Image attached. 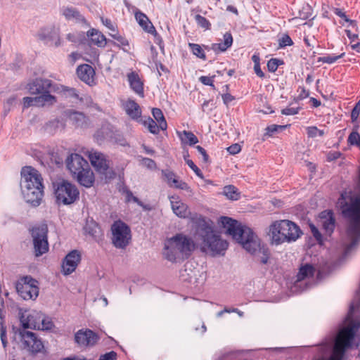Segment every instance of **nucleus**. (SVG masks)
I'll list each match as a JSON object with an SVG mask.
<instances>
[{
	"label": "nucleus",
	"instance_id": "1",
	"mask_svg": "<svg viewBox=\"0 0 360 360\" xmlns=\"http://www.w3.org/2000/svg\"><path fill=\"white\" fill-rule=\"evenodd\" d=\"M193 223V237L204 252H210L212 255H224L229 243L221 238L211 223L203 216L195 214L191 217Z\"/></svg>",
	"mask_w": 360,
	"mask_h": 360
},
{
	"label": "nucleus",
	"instance_id": "2",
	"mask_svg": "<svg viewBox=\"0 0 360 360\" xmlns=\"http://www.w3.org/2000/svg\"><path fill=\"white\" fill-rule=\"evenodd\" d=\"M220 222L226 229V233L240 243L245 250L250 254H255L258 250L262 255L259 256V262L263 264H267L270 251L264 246L261 247L259 239L251 229L242 226L238 221L229 217H221Z\"/></svg>",
	"mask_w": 360,
	"mask_h": 360
},
{
	"label": "nucleus",
	"instance_id": "3",
	"mask_svg": "<svg viewBox=\"0 0 360 360\" xmlns=\"http://www.w3.org/2000/svg\"><path fill=\"white\" fill-rule=\"evenodd\" d=\"M20 187L25 200L33 207L41 204L44 188L43 179L36 169L30 166L22 167Z\"/></svg>",
	"mask_w": 360,
	"mask_h": 360
},
{
	"label": "nucleus",
	"instance_id": "4",
	"mask_svg": "<svg viewBox=\"0 0 360 360\" xmlns=\"http://www.w3.org/2000/svg\"><path fill=\"white\" fill-rule=\"evenodd\" d=\"M302 234L300 227L289 220L276 221L269 226V236L271 243L275 245L294 242Z\"/></svg>",
	"mask_w": 360,
	"mask_h": 360
},
{
	"label": "nucleus",
	"instance_id": "5",
	"mask_svg": "<svg viewBox=\"0 0 360 360\" xmlns=\"http://www.w3.org/2000/svg\"><path fill=\"white\" fill-rule=\"evenodd\" d=\"M66 166L73 178L86 188L93 186L95 177L89 162L80 155L70 154L66 159Z\"/></svg>",
	"mask_w": 360,
	"mask_h": 360
},
{
	"label": "nucleus",
	"instance_id": "6",
	"mask_svg": "<svg viewBox=\"0 0 360 360\" xmlns=\"http://www.w3.org/2000/svg\"><path fill=\"white\" fill-rule=\"evenodd\" d=\"M26 88L30 94L38 95L39 99H41L42 103L49 105L56 102V98L51 95V93L60 91V86L57 84L43 77L32 79L27 83Z\"/></svg>",
	"mask_w": 360,
	"mask_h": 360
},
{
	"label": "nucleus",
	"instance_id": "7",
	"mask_svg": "<svg viewBox=\"0 0 360 360\" xmlns=\"http://www.w3.org/2000/svg\"><path fill=\"white\" fill-rule=\"evenodd\" d=\"M56 202L58 205H70L78 198L79 192L77 186L67 180H61L54 184Z\"/></svg>",
	"mask_w": 360,
	"mask_h": 360
},
{
	"label": "nucleus",
	"instance_id": "8",
	"mask_svg": "<svg viewBox=\"0 0 360 360\" xmlns=\"http://www.w3.org/2000/svg\"><path fill=\"white\" fill-rule=\"evenodd\" d=\"M112 243L117 248L124 249L131 240L130 228L121 220L115 221L111 226Z\"/></svg>",
	"mask_w": 360,
	"mask_h": 360
},
{
	"label": "nucleus",
	"instance_id": "9",
	"mask_svg": "<svg viewBox=\"0 0 360 360\" xmlns=\"http://www.w3.org/2000/svg\"><path fill=\"white\" fill-rule=\"evenodd\" d=\"M15 335H18L24 349L32 354H36L41 352L44 349V345L40 339L33 332L21 330L16 326L12 327Z\"/></svg>",
	"mask_w": 360,
	"mask_h": 360
},
{
	"label": "nucleus",
	"instance_id": "10",
	"mask_svg": "<svg viewBox=\"0 0 360 360\" xmlns=\"http://www.w3.org/2000/svg\"><path fill=\"white\" fill-rule=\"evenodd\" d=\"M48 227L41 224L32 228L31 235L33 241L34 255L40 257L49 251Z\"/></svg>",
	"mask_w": 360,
	"mask_h": 360
},
{
	"label": "nucleus",
	"instance_id": "11",
	"mask_svg": "<svg viewBox=\"0 0 360 360\" xmlns=\"http://www.w3.org/2000/svg\"><path fill=\"white\" fill-rule=\"evenodd\" d=\"M16 290L23 300H34L39 295L38 281L30 276H24L18 281Z\"/></svg>",
	"mask_w": 360,
	"mask_h": 360
},
{
	"label": "nucleus",
	"instance_id": "12",
	"mask_svg": "<svg viewBox=\"0 0 360 360\" xmlns=\"http://www.w3.org/2000/svg\"><path fill=\"white\" fill-rule=\"evenodd\" d=\"M89 158L96 170L103 175L105 180H110L115 177V172L109 168L108 161L103 153L91 150L89 153Z\"/></svg>",
	"mask_w": 360,
	"mask_h": 360
},
{
	"label": "nucleus",
	"instance_id": "13",
	"mask_svg": "<svg viewBox=\"0 0 360 360\" xmlns=\"http://www.w3.org/2000/svg\"><path fill=\"white\" fill-rule=\"evenodd\" d=\"M171 238L186 259L191 255L197 247L194 238H192L183 233H177Z\"/></svg>",
	"mask_w": 360,
	"mask_h": 360
},
{
	"label": "nucleus",
	"instance_id": "14",
	"mask_svg": "<svg viewBox=\"0 0 360 360\" xmlns=\"http://www.w3.org/2000/svg\"><path fill=\"white\" fill-rule=\"evenodd\" d=\"M38 39L42 41L45 44L54 45L58 47L61 45V39L59 32L53 27H46L41 28L37 34Z\"/></svg>",
	"mask_w": 360,
	"mask_h": 360
},
{
	"label": "nucleus",
	"instance_id": "15",
	"mask_svg": "<svg viewBox=\"0 0 360 360\" xmlns=\"http://www.w3.org/2000/svg\"><path fill=\"white\" fill-rule=\"evenodd\" d=\"M98 340V335L90 329H80L75 335V341L80 347H92Z\"/></svg>",
	"mask_w": 360,
	"mask_h": 360
},
{
	"label": "nucleus",
	"instance_id": "16",
	"mask_svg": "<svg viewBox=\"0 0 360 360\" xmlns=\"http://www.w3.org/2000/svg\"><path fill=\"white\" fill-rule=\"evenodd\" d=\"M82 259L79 251L71 250L63 259L62 264V271L64 275H69L74 272Z\"/></svg>",
	"mask_w": 360,
	"mask_h": 360
},
{
	"label": "nucleus",
	"instance_id": "17",
	"mask_svg": "<svg viewBox=\"0 0 360 360\" xmlns=\"http://www.w3.org/2000/svg\"><path fill=\"white\" fill-rule=\"evenodd\" d=\"M162 255L165 259L174 263L186 259L185 257L181 253L172 238L168 239L165 244L162 251Z\"/></svg>",
	"mask_w": 360,
	"mask_h": 360
},
{
	"label": "nucleus",
	"instance_id": "18",
	"mask_svg": "<svg viewBox=\"0 0 360 360\" xmlns=\"http://www.w3.org/2000/svg\"><path fill=\"white\" fill-rule=\"evenodd\" d=\"M170 203L173 212L180 218H187L191 216L188 207L184 203L178 196L173 195L169 197Z\"/></svg>",
	"mask_w": 360,
	"mask_h": 360
},
{
	"label": "nucleus",
	"instance_id": "19",
	"mask_svg": "<svg viewBox=\"0 0 360 360\" xmlns=\"http://www.w3.org/2000/svg\"><path fill=\"white\" fill-rule=\"evenodd\" d=\"M128 82L132 91L141 98L144 97L143 83L137 72L131 71L127 75Z\"/></svg>",
	"mask_w": 360,
	"mask_h": 360
},
{
	"label": "nucleus",
	"instance_id": "20",
	"mask_svg": "<svg viewBox=\"0 0 360 360\" xmlns=\"http://www.w3.org/2000/svg\"><path fill=\"white\" fill-rule=\"evenodd\" d=\"M77 74L78 77L87 84L92 85L94 83L95 71L90 65H79L77 69Z\"/></svg>",
	"mask_w": 360,
	"mask_h": 360
},
{
	"label": "nucleus",
	"instance_id": "21",
	"mask_svg": "<svg viewBox=\"0 0 360 360\" xmlns=\"http://www.w3.org/2000/svg\"><path fill=\"white\" fill-rule=\"evenodd\" d=\"M122 107L127 115L132 120H137L141 117V110L135 101L129 98L122 103Z\"/></svg>",
	"mask_w": 360,
	"mask_h": 360
},
{
	"label": "nucleus",
	"instance_id": "22",
	"mask_svg": "<svg viewBox=\"0 0 360 360\" xmlns=\"http://www.w3.org/2000/svg\"><path fill=\"white\" fill-rule=\"evenodd\" d=\"M66 115L75 127H85L88 123V117L81 112L68 110Z\"/></svg>",
	"mask_w": 360,
	"mask_h": 360
},
{
	"label": "nucleus",
	"instance_id": "23",
	"mask_svg": "<svg viewBox=\"0 0 360 360\" xmlns=\"http://www.w3.org/2000/svg\"><path fill=\"white\" fill-rule=\"evenodd\" d=\"M62 14L68 20H75L77 22L86 23L85 18L79 11L73 7H64Z\"/></svg>",
	"mask_w": 360,
	"mask_h": 360
},
{
	"label": "nucleus",
	"instance_id": "24",
	"mask_svg": "<svg viewBox=\"0 0 360 360\" xmlns=\"http://www.w3.org/2000/svg\"><path fill=\"white\" fill-rule=\"evenodd\" d=\"M135 18L139 25L147 32L153 34L156 32L154 26L143 13L141 11L136 12Z\"/></svg>",
	"mask_w": 360,
	"mask_h": 360
},
{
	"label": "nucleus",
	"instance_id": "25",
	"mask_svg": "<svg viewBox=\"0 0 360 360\" xmlns=\"http://www.w3.org/2000/svg\"><path fill=\"white\" fill-rule=\"evenodd\" d=\"M224 41L221 43H214L212 45V49L214 52H224L232 46L233 37L230 32H226L224 36Z\"/></svg>",
	"mask_w": 360,
	"mask_h": 360
},
{
	"label": "nucleus",
	"instance_id": "26",
	"mask_svg": "<svg viewBox=\"0 0 360 360\" xmlns=\"http://www.w3.org/2000/svg\"><path fill=\"white\" fill-rule=\"evenodd\" d=\"M87 36L90 38L91 43L98 47H104L106 44L105 37L96 29L89 30L87 32Z\"/></svg>",
	"mask_w": 360,
	"mask_h": 360
},
{
	"label": "nucleus",
	"instance_id": "27",
	"mask_svg": "<svg viewBox=\"0 0 360 360\" xmlns=\"http://www.w3.org/2000/svg\"><path fill=\"white\" fill-rule=\"evenodd\" d=\"M314 274V268L311 264H305L300 267L297 274V281H301L308 277H312Z\"/></svg>",
	"mask_w": 360,
	"mask_h": 360
},
{
	"label": "nucleus",
	"instance_id": "28",
	"mask_svg": "<svg viewBox=\"0 0 360 360\" xmlns=\"http://www.w3.org/2000/svg\"><path fill=\"white\" fill-rule=\"evenodd\" d=\"M179 137L182 143H187L190 146L195 145L198 142L197 136L191 131L184 130L179 134Z\"/></svg>",
	"mask_w": 360,
	"mask_h": 360
},
{
	"label": "nucleus",
	"instance_id": "29",
	"mask_svg": "<svg viewBox=\"0 0 360 360\" xmlns=\"http://www.w3.org/2000/svg\"><path fill=\"white\" fill-rule=\"evenodd\" d=\"M223 193L231 200H237L240 198L238 188L233 185L226 186L224 188Z\"/></svg>",
	"mask_w": 360,
	"mask_h": 360
},
{
	"label": "nucleus",
	"instance_id": "30",
	"mask_svg": "<svg viewBox=\"0 0 360 360\" xmlns=\"http://www.w3.org/2000/svg\"><path fill=\"white\" fill-rule=\"evenodd\" d=\"M110 136V129L108 127H101L94 134V139L98 144H101Z\"/></svg>",
	"mask_w": 360,
	"mask_h": 360
},
{
	"label": "nucleus",
	"instance_id": "31",
	"mask_svg": "<svg viewBox=\"0 0 360 360\" xmlns=\"http://www.w3.org/2000/svg\"><path fill=\"white\" fill-rule=\"evenodd\" d=\"M152 114L155 120L160 124V127L162 130H165L167 129V122L165 119L162 110L159 108H153L152 110Z\"/></svg>",
	"mask_w": 360,
	"mask_h": 360
},
{
	"label": "nucleus",
	"instance_id": "32",
	"mask_svg": "<svg viewBox=\"0 0 360 360\" xmlns=\"http://www.w3.org/2000/svg\"><path fill=\"white\" fill-rule=\"evenodd\" d=\"M46 105L45 103H42L41 99H39L38 96L35 97H24L23 98V107L27 108L32 105L44 106Z\"/></svg>",
	"mask_w": 360,
	"mask_h": 360
},
{
	"label": "nucleus",
	"instance_id": "33",
	"mask_svg": "<svg viewBox=\"0 0 360 360\" xmlns=\"http://www.w3.org/2000/svg\"><path fill=\"white\" fill-rule=\"evenodd\" d=\"M328 214L329 217L323 222V227L326 232L330 235L333 232L335 221L331 212H328Z\"/></svg>",
	"mask_w": 360,
	"mask_h": 360
},
{
	"label": "nucleus",
	"instance_id": "34",
	"mask_svg": "<svg viewBox=\"0 0 360 360\" xmlns=\"http://www.w3.org/2000/svg\"><path fill=\"white\" fill-rule=\"evenodd\" d=\"M144 125L148 128L149 131L153 134H158L160 132V124L153 120L152 118L148 117L144 121Z\"/></svg>",
	"mask_w": 360,
	"mask_h": 360
},
{
	"label": "nucleus",
	"instance_id": "35",
	"mask_svg": "<svg viewBox=\"0 0 360 360\" xmlns=\"http://www.w3.org/2000/svg\"><path fill=\"white\" fill-rule=\"evenodd\" d=\"M188 46L193 55L196 56L198 58L200 59H206L205 51L199 44L189 43Z\"/></svg>",
	"mask_w": 360,
	"mask_h": 360
},
{
	"label": "nucleus",
	"instance_id": "36",
	"mask_svg": "<svg viewBox=\"0 0 360 360\" xmlns=\"http://www.w3.org/2000/svg\"><path fill=\"white\" fill-rule=\"evenodd\" d=\"M162 176L164 180L167 182L169 186H172V182L176 177V174L169 169H162L161 171Z\"/></svg>",
	"mask_w": 360,
	"mask_h": 360
},
{
	"label": "nucleus",
	"instance_id": "37",
	"mask_svg": "<svg viewBox=\"0 0 360 360\" xmlns=\"http://www.w3.org/2000/svg\"><path fill=\"white\" fill-rule=\"evenodd\" d=\"M20 323L22 328L21 330H25L27 328H33L36 329L37 327L35 322H29V320L27 319V316L22 313L20 316Z\"/></svg>",
	"mask_w": 360,
	"mask_h": 360
},
{
	"label": "nucleus",
	"instance_id": "38",
	"mask_svg": "<svg viewBox=\"0 0 360 360\" xmlns=\"http://www.w3.org/2000/svg\"><path fill=\"white\" fill-rule=\"evenodd\" d=\"M348 143L352 146H356L360 148V134L357 130L352 131L347 139Z\"/></svg>",
	"mask_w": 360,
	"mask_h": 360
},
{
	"label": "nucleus",
	"instance_id": "39",
	"mask_svg": "<svg viewBox=\"0 0 360 360\" xmlns=\"http://www.w3.org/2000/svg\"><path fill=\"white\" fill-rule=\"evenodd\" d=\"M344 55H345V53H342L340 55H338V56L328 55V56L319 58L318 61L322 62L324 63L332 64V63H335L338 59L342 58Z\"/></svg>",
	"mask_w": 360,
	"mask_h": 360
},
{
	"label": "nucleus",
	"instance_id": "40",
	"mask_svg": "<svg viewBox=\"0 0 360 360\" xmlns=\"http://www.w3.org/2000/svg\"><path fill=\"white\" fill-rule=\"evenodd\" d=\"M307 133L308 136L310 138L323 136L325 134V131L323 130L319 129L315 126L308 127L307 128Z\"/></svg>",
	"mask_w": 360,
	"mask_h": 360
},
{
	"label": "nucleus",
	"instance_id": "41",
	"mask_svg": "<svg viewBox=\"0 0 360 360\" xmlns=\"http://www.w3.org/2000/svg\"><path fill=\"white\" fill-rule=\"evenodd\" d=\"M62 91L64 93V94L66 96L79 99V94L77 93V91L75 88H70L68 86H61L60 87L59 92H62Z\"/></svg>",
	"mask_w": 360,
	"mask_h": 360
},
{
	"label": "nucleus",
	"instance_id": "42",
	"mask_svg": "<svg viewBox=\"0 0 360 360\" xmlns=\"http://www.w3.org/2000/svg\"><path fill=\"white\" fill-rule=\"evenodd\" d=\"M175 188H179L181 190H184L189 191L191 189L190 186L188 185L187 183L185 181H183L182 180H180L177 176L174 179V181L172 182V186Z\"/></svg>",
	"mask_w": 360,
	"mask_h": 360
},
{
	"label": "nucleus",
	"instance_id": "43",
	"mask_svg": "<svg viewBox=\"0 0 360 360\" xmlns=\"http://www.w3.org/2000/svg\"><path fill=\"white\" fill-rule=\"evenodd\" d=\"M195 19L197 24L202 28H204L205 30L210 29L211 24L209 22V20L207 18H205V17H203L199 14H197L195 16Z\"/></svg>",
	"mask_w": 360,
	"mask_h": 360
},
{
	"label": "nucleus",
	"instance_id": "44",
	"mask_svg": "<svg viewBox=\"0 0 360 360\" xmlns=\"http://www.w3.org/2000/svg\"><path fill=\"white\" fill-rule=\"evenodd\" d=\"M281 64H283L282 60L277 58H271L267 63L268 70L271 72H274Z\"/></svg>",
	"mask_w": 360,
	"mask_h": 360
},
{
	"label": "nucleus",
	"instance_id": "45",
	"mask_svg": "<svg viewBox=\"0 0 360 360\" xmlns=\"http://www.w3.org/2000/svg\"><path fill=\"white\" fill-rule=\"evenodd\" d=\"M285 127L286 126L285 125H269L266 128V132L265 134V136H271L274 133L277 132L278 130H281L283 129H285Z\"/></svg>",
	"mask_w": 360,
	"mask_h": 360
},
{
	"label": "nucleus",
	"instance_id": "46",
	"mask_svg": "<svg viewBox=\"0 0 360 360\" xmlns=\"http://www.w3.org/2000/svg\"><path fill=\"white\" fill-rule=\"evenodd\" d=\"M278 43L280 48H284L285 46H292L293 44V41L288 34H283L278 39Z\"/></svg>",
	"mask_w": 360,
	"mask_h": 360
},
{
	"label": "nucleus",
	"instance_id": "47",
	"mask_svg": "<svg viewBox=\"0 0 360 360\" xmlns=\"http://www.w3.org/2000/svg\"><path fill=\"white\" fill-rule=\"evenodd\" d=\"M184 160L188 165V166L195 172V174L199 176L202 178V173L200 171V169L194 164V162L189 159H186V157L184 156Z\"/></svg>",
	"mask_w": 360,
	"mask_h": 360
},
{
	"label": "nucleus",
	"instance_id": "48",
	"mask_svg": "<svg viewBox=\"0 0 360 360\" xmlns=\"http://www.w3.org/2000/svg\"><path fill=\"white\" fill-rule=\"evenodd\" d=\"M141 163L147 168L150 169H156L157 165L153 160L148 158H141Z\"/></svg>",
	"mask_w": 360,
	"mask_h": 360
},
{
	"label": "nucleus",
	"instance_id": "49",
	"mask_svg": "<svg viewBox=\"0 0 360 360\" xmlns=\"http://www.w3.org/2000/svg\"><path fill=\"white\" fill-rule=\"evenodd\" d=\"M0 337L1 340L3 345V347L6 348L7 346L8 342L6 339V328L4 326L3 321L1 322V330H0Z\"/></svg>",
	"mask_w": 360,
	"mask_h": 360
},
{
	"label": "nucleus",
	"instance_id": "50",
	"mask_svg": "<svg viewBox=\"0 0 360 360\" xmlns=\"http://www.w3.org/2000/svg\"><path fill=\"white\" fill-rule=\"evenodd\" d=\"M214 76H213V77L201 76L199 78V80L204 85L210 86L214 88Z\"/></svg>",
	"mask_w": 360,
	"mask_h": 360
},
{
	"label": "nucleus",
	"instance_id": "51",
	"mask_svg": "<svg viewBox=\"0 0 360 360\" xmlns=\"http://www.w3.org/2000/svg\"><path fill=\"white\" fill-rule=\"evenodd\" d=\"M360 113V101L356 103L354 108L352 109L351 112V120L352 122H355Z\"/></svg>",
	"mask_w": 360,
	"mask_h": 360
},
{
	"label": "nucleus",
	"instance_id": "52",
	"mask_svg": "<svg viewBox=\"0 0 360 360\" xmlns=\"http://www.w3.org/2000/svg\"><path fill=\"white\" fill-rule=\"evenodd\" d=\"M117 354L114 351H110L101 355L98 360H117Z\"/></svg>",
	"mask_w": 360,
	"mask_h": 360
},
{
	"label": "nucleus",
	"instance_id": "53",
	"mask_svg": "<svg viewBox=\"0 0 360 360\" xmlns=\"http://www.w3.org/2000/svg\"><path fill=\"white\" fill-rule=\"evenodd\" d=\"M300 108L287 107L281 110V113L285 115H294L299 112Z\"/></svg>",
	"mask_w": 360,
	"mask_h": 360
},
{
	"label": "nucleus",
	"instance_id": "54",
	"mask_svg": "<svg viewBox=\"0 0 360 360\" xmlns=\"http://www.w3.org/2000/svg\"><path fill=\"white\" fill-rule=\"evenodd\" d=\"M310 229L313 236L319 243H321L322 241V236L319 229L314 224L310 225Z\"/></svg>",
	"mask_w": 360,
	"mask_h": 360
},
{
	"label": "nucleus",
	"instance_id": "55",
	"mask_svg": "<svg viewBox=\"0 0 360 360\" xmlns=\"http://www.w3.org/2000/svg\"><path fill=\"white\" fill-rule=\"evenodd\" d=\"M241 150V147L238 143H234L227 148V151L231 155H236Z\"/></svg>",
	"mask_w": 360,
	"mask_h": 360
},
{
	"label": "nucleus",
	"instance_id": "56",
	"mask_svg": "<svg viewBox=\"0 0 360 360\" xmlns=\"http://www.w3.org/2000/svg\"><path fill=\"white\" fill-rule=\"evenodd\" d=\"M53 327V323L51 321L44 319L41 320V328H39L38 329H41L43 330H51Z\"/></svg>",
	"mask_w": 360,
	"mask_h": 360
},
{
	"label": "nucleus",
	"instance_id": "57",
	"mask_svg": "<svg viewBox=\"0 0 360 360\" xmlns=\"http://www.w3.org/2000/svg\"><path fill=\"white\" fill-rule=\"evenodd\" d=\"M196 150H198V152L202 155V160L204 162H209V155H207L206 150H205V148H203L202 146H197L195 147Z\"/></svg>",
	"mask_w": 360,
	"mask_h": 360
},
{
	"label": "nucleus",
	"instance_id": "58",
	"mask_svg": "<svg viewBox=\"0 0 360 360\" xmlns=\"http://www.w3.org/2000/svg\"><path fill=\"white\" fill-rule=\"evenodd\" d=\"M49 125L50 126H53L56 128H59L60 127L62 129H64L65 127V124L63 121H60V120L58 119H56L53 121H51L49 124Z\"/></svg>",
	"mask_w": 360,
	"mask_h": 360
},
{
	"label": "nucleus",
	"instance_id": "59",
	"mask_svg": "<svg viewBox=\"0 0 360 360\" xmlns=\"http://www.w3.org/2000/svg\"><path fill=\"white\" fill-rule=\"evenodd\" d=\"M111 35L115 39H116L117 41H119L122 46H127L129 44L128 41L125 38L120 36V34H111Z\"/></svg>",
	"mask_w": 360,
	"mask_h": 360
},
{
	"label": "nucleus",
	"instance_id": "60",
	"mask_svg": "<svg viewBox=\"0 0 360 360\" xmlns=\"http://www.w3.org/2000/svg\"><path fill=\"white\" fill-rule=\"evenodd\" d=\"M223 102L226 105H228L235 98L230 94H224L222 96Z\"/></svg>",
	"mask_w": 360,
	"mask_h": 360
},
{
	"label": "nucleus",
	"instance_id": "61",
	"mask_svg": "<svg viewBox=\"0 0 360 360\" xmlns=\"http://www.w3.org/2000/svg\"><path fill=\"white\" fill-rule=\"evenodd\" d=\"M101 21H102L103 24L105 26H106L110 30H111L112 32H115V27H114L113 25L112 24V22L110 19L101 18Z\"/></svg>",
	"mask_w": 360,
	"mask_h": 360
},
{
	"label": "nucleus",
	"instance_id": "62",
	"mask_svg": "<svg viewBox=\"0 0 360 360\" xmlns=\"http://www.w3.org/2000/svg\"><path fill=\"white\" fill-rule=\"evenodd\" d=\"M254 70L255 74L260 78L264 77V73L262 72L260 65H254Z\"/></svg>",
	"mask_w": 360,
	"mask_h": 360
},
{
	"label": "nucleus",
	"instance_id": "63",
	"mask_svg": "<svg viewBox=\"0 0 360 360\" xmlns=\"http://www.w3.org/2000/svg\"><path fill=\"white\" fill-rule=\"evenodd\" d=\"M332 344H333L332 340L323 342L321 344V347H323V351L325 352H327L328 350H329L332 347Z\"/></svg>",
	"mask_w": 360,
	"mask_h": 360
},
{
	"label": "nucleus",
	"instance_id": "64",
	"mask_svg": "<svg viewBox=\"0 0 360 360\" xmlns=\"http://www.w3.org/2000/svg\"><path fill=\"white\" fill-rule=\"evenodd\" d=\"M335 13L338 15L339 17H340L341 18L345 20L346 21H348L349 20L347 18V15H345V13H343L340 9L339 8H336L335 9Z\"/></svg>",
	"mask_w": 360,
	"mask_h": 360
}]
</instances>
